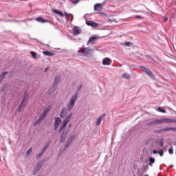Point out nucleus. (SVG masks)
<instances>
[{
	"label": "nucleus",
	"mask_w": 176,
	"mask_h": 176,
	"mask_svg": "<svg viewBox=\"0 0 176 176\" xmlns=\"http://www.w3.org/2000/svg\"><path fill=\"white\" fill-rule=\"evenodd\" d=\"M140 68L142 69V71H143V72H145L147 75H148L150 78H153V74H152V72L149 70V69L142 66L140 67Z\"/></svg>",
	"instance_id": "nucleus-6"
},
{
	"label": "nucleus",
	"mask_w": 176,
	"mask_h": 176,
	"mask_svg": "<svg viewBox=\"0 0 176 176\" xmlns=\"http://www.w3.org/2000/svg\"><path fill=\"white\" fill-rule=\"evenodd\" d=\"M86 24H87V25L93 27L94 28H96V27H98V23L94 22V21H87Z\"/></svg>",
	"instance_id": "nucleus-11"
},
{
	"label": "nucleus",
	"mask_w": 176,
	"mask_h": 176,
	"mask_svg": "<svg viewBox=\"0 0 176 176\" xmlns=\"http://www.w3.org/2000/svg\"><path fill=\"white\" fill-rule=\"evenodd\" d=\"M96 39H97V37H96V36L91 37V38L88 40L87 45H90V43H91V42H93L94 41H96Z\"/></svg>",
	"instance_id": "nucleus-25"
},
{
	"label": "nucleus",
	"mask_w": 176,
	"mask_h": 176,
	"mask_svg": "<svg viewBox=\"0 0 176 176\" xmlns=\"http://www.w3.org/2000/svg\"><path fill=\"white\" fill-rule=\"evenodd\" d=\"M56 89H57V86L52 85L48 91V94H53L56 91Z\"/></svg>",
	"instance_id": "nucleus-17"
},
{
	"label": "nucleus",
	"mask_w": 176,
	"mask_h": 176,
	"mask_svg": "<svg viewBox=\"0 0 176 176\" xmlns=\"http://www.w3.org/2000/svg\"><path fill=\"white\" fill-rule=\"evenodd\" d=\"M65 17H67V16H68V13L65 12Z\"/></svg>",
	"instance_id": "nucleus-46"
},
{
	"label": "nucleus",
	"mask_w": 176,
	"mask_h": 176,
	"mask_svg": "<svg viewBox=\"0 0 176 176\" xmlns=\"http://www.w3.org/2000/svg\"><path fill=\"white\" fill-rule=\"evenodd\" d=\"M168 130H175V128H169Z\"/></svg>",
	"instance_id": "nucleus-45"
},
{
	"label": "nucleus",
	"mask_w": 176,
	"mask_h": 176,
	"mask_svg": "<svg viewBox=\"0 0 176 176\" xmlns=\"http://www.w3.org/2000/svg\"><path fill=\"white\" fill-rule=\"evenodd\" d=\"M122 76L124 78V79H130V74L127 73L123 74Z\"/></svg>",
	"instance_id": "nucleus-28"
},
{
	"label": "nucleus",
	"mask_w": 176,
	"mask_h": 176,
	"mask_svg": "<svg viewBox=\"0 0 176 176\" xmlns=\"http://www.w3.org/2000/svg\"><path fill=\"white\" fill-rule=\"evenodd\" d=\"M23 104H24V102H21V103L20 104L19 107L18 109V112H21V109H22L23 106Z\"/></svg>",
	"instance_id": "nucleus-31"
},
{
	"label": "nucleus",
	"mask_w": 176,
	"mask_h": 176,
	"mask_svg": "<svg viewBox=\"0 0 176 176\" xmlns=\"http://www.w3.org/2000/svg\"><path fill=\"white\" fill-rule=\"evenodd\" d=\"M60 80L61 78H60V76H56L53 85L57 87L58 83H60Z\"/></svg>",
	"instance_id": "nucleus-21"
},
{
	"label": "nucleus",
	"mask_w": 176,
	"mask_h": 176,
	"mask_svg": "<svg viewBox=\"0 0 176 176\" xmlns=\"http://www.w3.org/2000/svg\"><path fill=\"white\" fill-rule=\"evenodd\" d=\"M175 122H176L175 119H171V118L162 119V123L170 124V123H175Z\"/></svg>",
	"instance_id": "nucleus-13"
},
{
	"label": "nucleus",
	"mask_w": 176,
	"mask_h": 176,
	"mask_svg": "<svg viewBox=\"0 0 176 176\" xmlns=\"http://www.w3.org/2000/svg\"><path fill=\"white\" fill-rule=\"evenodd\" d=\"M65 115H67V109H63L62 111H60V117L64 118Z\"/></svg>",
	"instance_id": "nucleus-24"
},
{
	"label": "nucleus",
	"mask_w": 176,
	"mask_h": 176,
	"mask_svg": "<svg viewBox=\"0 0 176 176\" xmlns=\"http://www.w3.org/2000/svg\"><path fill=\"white\" fill-rule=\"evenodd\" d=\"M27 98H28V93L25 92L24 94V96H23V98L22 100V102H25V100H27Z\"/></svg>",
	"instance_id": "nucleus-27"
},
{
	"label": "nucleus",
	"mask_w": 176,
	"mask_h": 176,
	"mask_svg": "<svg viewBox=\"0 0 176 176\" xmlns=\"http://www.w3.org/2000/svg\"><path fill=\"white\" fill-rule=\"evenodd\" d=\"M157 144L160 146H163V145H164V143L163 142V139L158 140Z\"/></svg>",
	"instance_id": "nucleus-29"
},
{
	"label": "nucleus",
	"mask_w": 176,
	"mask_h": 176,
	"mask_svg": "<svg viewBox=\"0 0 176 176\" xmlns=\"http://www.w3.org/2000/svg\"><path fill=\"white\" fill-rule=\"evenodd\" d=\"M153 153L154 155H156L157 153H158V152H157V151H156V150H153Z\"/></svg>",
	"instance_id": "nucleus-38"
},
{
	"label": "nucleus",
	"mask_w": 176,
	"mask_h": 176,
	"mask_svg": "<svg viewBox=\"0 0 176 176\" xmlns=\"http://www.w3.org/2000/svg\"><path fill=\"white\" fill-rule=\"evenodd\" d=\"M93 52L90 47H86V48H80L78 50V54L79 56H89Z\"/></svg>",
	"instance_id": "nucleus-2"
},
{
	"label": "nucleus",
	"mask_w": 176,
	"mask_h": 176,
	"mask_svg": "<svg viewBox=\"0 0 176 176\" xmlns=\"http://www.w3.org/2000/svg\"><path fill=\"white\" fill-rule=\"evenodd\" d=\"M148 162H149V163H148L149 166H153V163H155V157H150L148 158Z\"/></svg>",
	"instance_id": "nucleus-23"
},
{
	"label": "nucleus",
	"mask_w": 176,
	"mask_h": 176,
	"mask_svg": "<svg viewBox=\"0 0 176 176\" xmlns=\"http://www.w3.org/2000/svg\"><path fill=\"white\" fill-rule=\"evenodd\" d=\"M158 111L162 112V113H166V110L162 109L161 107H158Z\"/></svg>",
	"instance_id": "nucleus-32"
},
{
	"label": "nucleus",
	"mask_w": 176,
	"mask_h": 176,
	"mask_svg": "<svg viewBox=\"0 0 176 176\" xmlns=\"http://www.w3.org/2000/svg\"><path fill=\"white\" fill-rule=\"evenodd\" d=\"M168 152H169L170 155H173V148H169Z\"/></svg>",
	"instance_id": "nucleus-37"
},
{
	"label": "nucleus",
	"mask_w": 176,
	"mask_h": 176,
	"mask_svg": "<svg viewBox=\"0 0 176 176\" xmlns=\"http://www.w3.org/2000/svg\"><path fill=\"white\" fill-rule=\"evenodd\" d=\"M168 19L167 17H164V21H167Z\"/></svg>",
	"instance_id": "nucleus-44"
},
{
	"label": "nucleus",
	"mask_w": 176,
	"mask_h": 176,
	"mask_svg": "<svg viewBox=\"0 0 176 176\" xmlns=\"http://www.w3.org/2000/svg\"><path fill=\"white\" fill-rule=\"evenodd\" d=\"M80 89H82V85L79 86V87L78 88V91H79V90H80Z\"/></svg>",
	"instance_id": "nucleus-42"
},
{
	"label": "nucleus",
	"mask_w": 176,
	"mask_h": 176,
	"mask_svg": "<svg viewBox=\"0 0 176 176\" xmlns=\"http://www.w3.org/2000/svg\"><path fill=\"white\" fill-rule=\"evenodd\" d=\"M76 101H78V93H76L70 98L67 105V111H72L74 107H75V104H76Z\"/></svg>",
	"instance_id": "nucleus-1"
},
{
	"label": "nucleus",
	"mask_w": 176,
	"mask_h": 176,
	"mask_svg": "<svg viewBox=\"0 0 176 176\" xmlns=\"http://www.w3.org/2000/svg\"><path fill=\"white\" fill-rule=\"evenodd\" d=\"M43 54H45V56H54V54L50 51H44Z\"/></svg>",
	"instance_id": "nucleus-26"
},
{
	"label": "nucleus",
	"mask_w": 176,
	"mask_h": 176,
	"mask_svg": "<svg viewBox=\"0 0 176 176\" xmlns=\"http://www.w3.org/2000/svg\"><path fill=\"white\" fill-rule=\"evenodd\" d=\"M67 135H68V132L63 131L60 135V142H65L67 138Z\"/></svg>",
	"instance_id": "nucleus-14"
},
{
	"label": "nucleus",
	"mask_w": 176,
	"mask_h": 176,
	"mask_svg": "<svg viewBox=\"0 0 176 176\" xmlns=\"http://www.w3.org/2000/svg\"><path fill=\"white\" fill-rule=\"evenodd\" d=\"M72 114H73L72 113H70L67 117H66L64 119L63 124L60 127L59 133H61V131H63V130H64V129L67 127V124H68V122H69V120H71V118H72Z\"/></svg>",
	"instance_id": "nucleus-3"
},
{
	"label": "nucleus",
	"mask_w": 176,
	"mask_h": 176,
	"mask_svg": "<svg viewBox=\"0 0 176 176\" xmlns=\"http://www.w3.org/2000/svg\"><path fill=\"white\" fill-rule=\"evenodd\" d=\"M49 145H50V143H47L46 145L43 147L42 151L37 155V157L39 158L41 157V156H42V155H43V153H45V152H46V149H47V148H49Z\"/></svg>",
	"instance_id": "nucleus-12"
},
{
	"label": "nucleus",
	"mask_w": 176,
	"mask_h": 176,
	"mask_svg": "<svg viewBox=\"0 0 176 176\" xmlns=\"http://www.w3.org/2000/svg\"><path fill=\"white\" fill-rule=\"evenodd\" d=\"M163 123V119H155L153 120L152 122H149L148 124V126H153V124L157 125V124H162Z\"/></svg>",
	"instance_id": "nucleus-5"
},
{
	"label": "nucleus",
	"mask_w": 176,
	"mask_h": 176,
	"mask_svg": "<svg viewBox=\"0 0 176 176\" xmlns=\"http://www.w3.org/2000/svg\"><path fill=\"white\" fill-rule=\"evenodd\" d=\"M43 166V162H38L36 166V167L34 168V169L33 170V175H36V174H38V173L39 172L41 168H42Z\"/></svg>",
	"instance_id": "nucleus-4"
},
{
	"label": "nucleus",
	"mask_w": 176,
	"mask_h": 176,
	"mask_svg": "<svg viewBox=\"0 0 176 176\" xmlns=\"http://www.w3.org/2000/svg\"><path fill=\"white\" fill-rule=\"evenodd\" d=\"M32 153V148H30L27 152H26V155H30V153Z\"/></svg>",
	"instance_id": "nucleus-33"
},
{
	"label": "nucleus",
	"mask_w": 176,
	"mask_h": 176,
	"mask_svg": "<svg viewBox=\"0 0 176 176\" xmlns=\"http://www.w3.org/2000/svg\"><path fill=\"white\" fill-rule=\"evenodd\" d=\"M135 19H141V16L137 15L135 16Z\"/></svg>",
	"instance_id": "nucleus-41"
},
{
	"label": "nucleus",
	"mask_w": 176,
	"mask_h": 176,
	"mask_svg": "<svg viewBox=\"0 0 176 176\" xmlns=\"http://www.w3.org/2000/svg\"><path fill=\"white\" fill-rule=\"evenodd\" d=\"M102 6H104V3H96L94 5V9L95 12H97L98 10H100Z\"/></svg>",
	"instance_id": "nucleus-15"
},
{
	"label": "nucleus",
	"mask_w": 176,
	"mask_h": 176,
	"mask_svg": "<svg viewBox=\"0 0 176 176\" xmlns=\"http://www.w3.org/2000/svg\"><path fill=\"white\" fill-rule=\"evenodd\" d=\"M158 153L160 156H163V155H164V152L163 151V150H160V151H158Z\"/></svg>",
	"instance_id": "nucleus-35"
},
{
	"label": "nucleus",
	"mask_w": 176,
	"mask_h": 176,
	"mask_svg": "<svg viewBox=\"0 0 176 176\" xmlns=\"http://www.w3.org/2000/svg\"><path fill=\"white\" fill-rule=\"evenodd\" d=\"M79 2V0H76L75 1H72L73 4L78 3Z\"/></svg>",
	"instance_id": "nucleus-39"
},
{
	"label": "nucleus",
	"mask_w": 176,
	"mask_h": 176,
	"mask_svg": "<svg viewBox=\"0 0 176 176\" xmlns=\"http://www.w3.org/2000/svg\"><path fill=\"white\" fill-rule=\"evenodd\" d=\"M66 19H67V21H69V16H66Z\"/></svg>",
	"instance_id": "nucleus-43"
},
{
	"label": "nucleus",
	"mask_w": 176,
	"mask_h": 176,
	"mask_svg": "<svg viewBox=\"0 0 176 176\" xmlns=\"http://www.w3.org/2000/svg\"><path fill=\"white\" fill-rule=\"evenodd\" d=\"M41 122H42L39 118L38 120H36V122L33 124V126H38V124H39V123H41Z\"/></svg>",
	"instance_id": "nucleus-30"
},
{
	"label": "nucleus",
	"mask_w": 176,
	"mask_h": 176,
	"mask_svg": "<svg viewBox=\"0 0 176 176\" xmlns=\"http://www.w3.org/2000/svg\"><path fill=\"white\" fill-rule=\"evenodd\" d=\"M112 64V60L109 58H104L102 60V65H111Z\"/></svg>",
	"instance_id": "nucleus-9"
},
{
	"label": "nucleus",
	"mask_w": 176,
	"mask_h": 176,
	"mask_svg": "<svg viewBox=\"0 0 176 176\" xmlns=\"http://www.w3.org/2000/svg\"><path fill=\"white\" fill-rule=\"evenodd\" d=\"M47 112H49V109H45L43 113L41 115L39 119L42 122L46 118V116L47 115Z\"/></svg>",
	"instance_id": "nucleus-16"
},
{
	"label": "nucleus",
	"mask_w": 176,
	"mask_h": 176,
	"mask_svg": "<svg viewBox=\"0 0 176 176\" xmlns=\"http://www.w3.org/2000/svg\"><path fill=\"white\" fill-rule=\"evenodd\" d=\"M8 72H5L0 75V83L2 82V80H3V79L5 78L6 75H8Z\"/></svg>",
	"instance_id": "nucleus-22"
},
{
	"label": "nucleus",
	"mask_w": 176,
	"mask_h": 176,
	"mask_svg": "<svg viewBox=\"0 0 176 176\" xmlns=\"http://www.w3.org/2000/svg\"><path fill=\"white\" fill-rule=\"evenodd\" d=\"M54 129L57 130L58 129V126L61 124V118L56 117L54 118Z\"/></svg>",
	"instance_id": "nucleus-7"
},
{
	"label": "nucleus",
	"mask_w": 176,
	"mask_h": 176,
	"mask_svg": "<svg viewBox=\"0 0 176 176\" xmlns=\"http://www.w3.org/2000/svg\"><path fill=\"white\" fill-rule=\"evenodd\" d=\"M47 71H49V67H46L44 70V72H47Z\"/></svg>",
	"instance_id": "nucleus-40"
},
{
	"label": "nucleus",
	"mask_w": 176,
	"mask_h": 176,
	"mask_svg": "<svg viewBox=\"0 0 176 176\" xmlns=\"http://www.w3.org/2000/svg\"><path fill=\"white\" fill-rule=\"evenodd\" d=\"M36 21H38V23H49V21L43 19L41 16H38L37 18H36Z\"/></svg>",
	"instance_id": "nucleus-19"
},
{
	"label": "nucleus",
	"mask_w": 176,
	"mask_h": 176,
	"mask_svg": "<svg viewBox=\"0 0 176 176\" xmlns=\"http://www.w3.org/2000/svg\"><path fill=\"white\" fill-rule=\"evenodd\" d=\"M30 54H32V56L34 58H36V53H35L34 52H30Z\"/></svg>",
	"instance_id": "nucleus-34"
},
{
	"label": "nucleus",
	"mask_w": 176,
	"mask_h": 176,
	"mask_svg": "<svg viewBox=\"0 0 176 176\" xmlns=\"http://www.w3.org/2000/svg\"><path fill=\"white\" fill-rule=\"evenodd\" d=\"M74 140H75V135H72L68 139L67 144L65 146V149H67L68 148V146H69V145H71V144L72 143V141H74Z\"/></svg>",
	"instance_id": "nucleus-10"
},
{
	"label": "nucleus",
	"mask_w": 176,
	"mask_h": 176,
	"mask_svg": "<svg viewBox=\"0 0 176 176\" xmlns=\"http://www.w3.org/2000/svg\"><path fill=\"white\" fill-rule=\"evenodd\" d=\"M52 13H56V14H58V16H60V17H64V14L59 10L54 9L52 10Z\"/></svg>",
	"instance_id": "nucleus-18"
},
{
	"label": "nucleus",
	"mask_w": 176,
	"mask_h": 176,
	"mask_svg": "<svg viewBox=\"0 0 176 176\" xmlns=\"http://www.w3.org/2000/svg\"><path fill=\"white\" fill-rule=\"evenodd\" d=\"M125 46H128V47H130V46H131V42L125 43Z\"/></svg>",
	"instance_id": "nucleus-36"
},
{
	"label": "nucleus",
	"mask_w": 176,
	"mask_h": 176,
	"mask_svg": "<svg viewBox=\"0 0 176 176\" xmlns=\"http://www.w3.org/2000/svg\"><path fill=\"white\" fill-rule=\"evenodd\" d=\"M80 32H82V30H80V28H79V27L75 26L73 28V35L74 36L79 35Z\"/></svg>",
	"instance_id": "nucleus-8"
},
{
	"label": "nucleus",
	"mask_w": 176,
	"mask_h": 176,
	"mask_svg": "<svg viewBox=\"0 0 176 176\" xmlns=\"http://www.w3.org/2000/svg\"><path fill=\"white\" fill-rule=\"evenodd\" d=\"M104 116H105V115L103 114L102 116H100L99 118H98L96 122V126H100V124H101V122L102 121V118H104Z\"/></svg>",
	"instance_id": "nucleus-20"
}]
</instances>
